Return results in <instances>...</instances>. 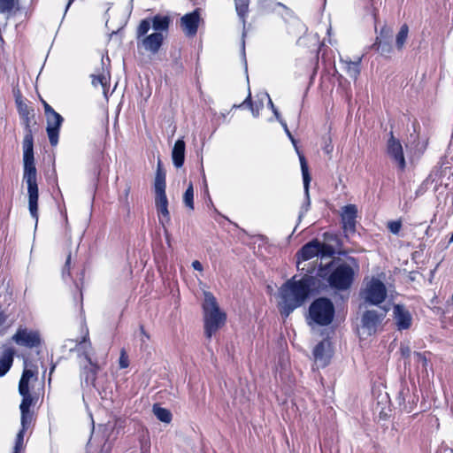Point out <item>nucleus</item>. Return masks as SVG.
<instances>
[{
    "instance_id": "f257e3e1",
    "label": "nucleus",
    "mask_w": 453,
    "mask_h": 453,
    "mask_svg": "<svg viewBox=\"0 0 453 453\" xmlns=\"http://www.w3.org/2000/svg\"><path fill=\"white\" fill-rule=\"evenodd\" d=\"M292 277L279 289L278 308L282 317L288 318L296 309L301 307L314 290L323 289L325 285L312 275L304 274L300 280Z\"/></svg>"
},
{
    "instance_id": "f03ea898",
    "label": "nucleus",
    "mask_w": 453,
    "mask_h": 453,
    "mask_svg": "<svg viewBox=\"0 0 453 453\" xmlns=\"http://www.w3.org/2000/svg\"><path fill=\"white\" fill-rule=\"evenodd\" d=\"M25 121L27 134L23 140V164L24 173L23 180L27 185L28 193V209L32 218L38 220V185H37V171L35 165L34 157V138L30 129V116L22 117Z\"/></svg>"
},
{
    "instance_id": "7ed1b4c3",
    "label": "nucleus",
    "mask_w": 453,
    "mask_h": 453,
    "mask_svg": "<svg viewBox=\"0 0 453 453\" xmlns=\"http://www.w3.org/2000/svg\"><path fill=\"white\" fill-rule=\"evenodd\" d=\"M358 269V263L353 257H349L347 261L334 258L328 265H319L318 277L326 280L335 291H347L353 285Z\"/></svg>"
},
{
    "instance_id": "20e7f679",
    "label": "nucleus",
    "mask_w": 453,
    "mask_h": 453,
    "mask_svg": "<svg viewBox=\"0 0 453 453\" xmlns=\"http://www.w3.org/2000/svg\"><path fill=\"white\" fill-rule=\"evenodd\" d=\"M203 303L204 334L208 339L211 338L222 326L225 325L226 315L223 312L212 293L205 291Z\"/></svg>"
},
{
    "instance_id": "39448f33",
    "label": "nucleus",
    "mask_w": 453,
    "mask_h": 453,
    "mask_svg": "<svg viewBox=\"0 0 453 453\" xmlns=\"http://www.w3.org/2000/svg\"><path fill=\"white\" fill-rule=\"evenodd\" d=\"M335 309L333 302L327 297H319L312 301L308 311V324L320 326L330 325L334 318Z\"/></svg>"
},
{
    "instance_id": "423d86ee",
    "label": "nucleus",
    "mask_w": 453,
    "mask_h": 453,
    "mask_svg": "<svg viewBox=\"0 0 453 453\" xmlns=\"http://www.w3.org/2000/svg\"><path fill=\"white\" fill-rule=\"evenodd\" d=\"M165 171L160 159L157 160V170L154 180L155 205L156 208L168 206V200L165 194Z\"/></svg>"
},
{
    "instance_id": "0eeeda50",
    "label": "nucleus",
    "mask_w": 453,
    "mask_h": 453,
    "mask_svg": "<svg viewBox=\"0 0 453 453\" xmlns=\"http://www.w3.org/2000/svg\"><path fill=\"white\" fill-rule=\"evenodd\" d=\"M387 296V289L382 281L372 278L365 289V300L374 305L381 303Z\"/></svg>"
},
{
    "instance_id": "6e6552de",
    "label": "nucleus",
    "mask_w": 453,
    "mask_h": 453,
    "mask_svg": "<svg viewBox=\"0 0 453 453\" xmlns=\"http://www.w3.org/2000/svg\"><path fill=\"white\" fill-rule=\"evenodd\" d=\"M387 309H381L380 311L369 310L364 312L361 319L362 328L365 330L368 335L376 333L378 326L384 319Z\"/></svg>"
},
{
    "instance_id": "1a4fd4ad",
    "label": "nucleus",
    "mask_w": 453,
    "mask_h": 453,
    "mask_svg": "<svg viewBox=\"0 0 453 453\" xmlns=\"http://www.w3.org/2000/svg\"><path fill=\"white\" fill-rule=\"evenodd\" d=\"M18 345L29 349L38 347L42 343L40 334L37 331L19 327L12 337Z\"/></svg>"
},
{
    "instance_id": "9d476101",
    "label": "nucleus",
    "mask_w": 453,
    "mask_h": 453,
    "mask_svg": "<svg viewBox=\"0 0 453 453\" xmlns=\"http://www.w3.org/2000/svg\"><path fill=\"white\" fill-rule=\"evenodd\" d=\"M298 156H299L300 164H301V170H302L303 188H304V196H305L304 203H303L301 210L299 211V215H298V220L301 221L302 218L309 211L310 206H311V199H310V193H309L311 175L309 173L308 165H307V161H306L304 156L299 152H298Z\"/></svg>"
},
{
    "instance_id": "9b49d317",
    "label": "nucleus",
    "mask_w": 453,
    "mask_h": 453,
    "mask_svg": "<svg viewBox=\"0 0 453 453\" xmlns=\"http://www.w3.org/2000/svg\"><path fill=\"white\" fill-rule=\"evenodd\" d=\"M357 208L355 204H348L342 207V223L345 236L356 232Z\"/></svg>"
},
{
    "instance_id": "f8f14e48",
    "label": "nucleus",
    "mask_w": 453,
    "mask_h": 453,
    "mask_svg": "<svg viewBox=\"0 0 453 453\" xmlns=\"http://www.w3.org/2000/svg\"><path fill=\"white\" fill-rule=\"evenodd\" d=\"M396 401L399 408L402 411L407 413H411L417 406V403L418 402V395L415 393L411 394L408 388L402 386L396 396Z\"/></svg>"
},
{
    "instance_id": "ddd939ff",
    "label": "nucleus",
    "mask_w": 453,
    "mask_h": 453,
    "mask_svg": "<svg viewBox=\"0 0 453 453\" xmlns=\"http://www.w3.org/2000/svg\"><path fill=\"white\" fill-rule=\"evenodd\" d=\"M47 119V134L51 146H56L58 142V135L60 127L64 122L63 117L56 112L46 116Z\"/></svg>"
},
{
    "instance_id": "4468645a",
    "label": "nucleus",
    "mask_w": 453,
    "mask_h": 453,
    "mask_svg": "<svg viewBox=\"0 0 453 453\" xmlns=\"http://www.w3.org/2000/svg\"><path fill=\"white\" fill-rule=\"evenodd\" d=\"M200 21V14L198 10H195L190 13L185 14L180 19V27L188 36H194L197 33Z\"/></svg>"
},
{
    "instance_id": "2eb2a0df",
    "label": "nucleus",
    "mask_w": 453,
    "mask_h": 453,
    "mask_svg": "<svg viewBox=\"0 0 453 453\" xmlns=\"http://www.w3.org/2000/svg\"><path fill=\"white\" fill-rule=\"evenodd\" d=\"M393 315L398 330H406L411 327L412 317L410 311L403 305L395 304L394 306Z\"/></svg>"
},
{
    "instance_id": "dca6fc26",
    "label": "nucleus",
    "mask_w": 453,
    "mask_h": 453,
    "mask_svg": "<svg viewBox=\"0 0 453 453\" xmlns=\"http://www.w3.org/2000/svg\"><path fill=\"white\" fill-rule=\"evenodd\" d=\"M388 153L392 159L398 165L401 171L405 168V159L403 152V148L399 141L395 140L393 133L388 142Z\"/></svg>"
},
{
    "instance_id": "f3484780",
    "label": "nucleus",
    "mask_w": 453,
    "mask_h": 453,
    "mask_svg": "<svg viewBox=\"0 0 453 453\" xmlns=\"http://www.w3.org/2000/svg\"><path fill=\"white\" fill-rule=\"evenodd\" d=\"M320 248V242L318 239H313L311 242L304 244L300 250L296 253L297 256V269L300 270V263L302 261H307L319 256Z\"/></svg>"
},
{
    "instance_id": "a211bd4d",
    "label": "nucleus",
    "mask_w": 453,
    "mask_h": 453,
    "mask_svg": "<svg viewBox=\"0 0 453 453\" xmlns=\"http://www.w3.org/2000/svg\"><path fill=\"white\" fill-rule=\"evenodd\" d=\"M84 357L88 361V365L82 368L81 372V380H84L87 385H95L99 365L94 363L88 354L84 353Z\"/></svg>"
},
{
    "instance_id": "6ab92c4d",
    "label": "nucleus",
    "mask_w": 453,
    "mask_h": 453,
    "mask_svg": "<svg viewBox=\"0 0 453 453\" xmlns=\"http://www.w3.org/2000/svg\"><path fill=\"white\" fill-rule=\"evenodd\" d=\"M164 35L160 32H155L151 35L144 36L142 40L143 48L152 53L156 54L158 52L160 47L163 44Z\"/></svg>"
},
{
    "instance_id": "aec40b11",
    "label": "nucleus",
    "mask_w": 453,
    "mask_h": 453,
    "mask_svg": "<svg viewBox=\"0 0 453 453\" xmlns=\"http://www.w3.org/2000/svg\"><path fill=\"white\" fill-rule=\"evenodd\" d=\"M186 144L183 139H178L172 150L173 164L176 168H180L185 161Z\"/></svg>"
},
{
    "instance_id": "412c9836",
    "label": "nucleus",
    "mask_w": 453,
    "mask_h": 453,
    "mask_svg": "<svg viewBox=\"0 0 453 453\" xmlns=\"http://www.w3.org/2000/svg\"><path fill=\"white\" fill-rule=\"evenodd\" d=\"M15 350L7 347L4 348L0 356V377L4 376L11 369L13 359H14Z\"/></svg>"
},
{
    "instance_id": "4be33fe9",
    "label": "nucleus",
    "mask_w": 453,
    "mask_h": 453,
    "mask_svg": "<svg viewBox=\"0 0 453 453\" xmlns=\"http://www.w3.org/2000/svg\"><path fill=\"white\" fill-rule=\"evenodd\" d=\"M313 356L315 362L319 364V366L325 367L329 363L330 356L327 353L326 349L325 342H319L313 349Z\"/></svg>"
},
{
    "instance_id": "5701e85b",
    "label": "nucleus",
    "mask_w": 453,
    "mask_h": 453,
    "mask_svg": "<svg viewBox=\"0 0 453 453\" xmlns=\"http://www.w3.org/2000/svg\"><path fill=\"white\" fill-rule=\"evenodd\" d=\"M37 370L36 367L28 368L27 365L22 372L21 378L19 382V388H21L22 391H27V388H29V380L32 378L36 380Z\"/></svg>"
},
{
    "instance_id": "b1692460",
    "label": "nucleus",
    "mask_w": 453,
    "mask_h": 453,
    "mask_svg": "<svg viewBox=\"0 0 453 453\" xmlns=\"http://www.w3.org/2000/svg\"><path fill=\"white\" fill-rule=\"evenodd\" d=\"M150 22H151L152 28L156 32L162 33L163 31L168 30L171 19L168 16H163V15L157 14L152 18Z\"/></svg>"
},
{
    "instance_id": "393cba45",
    "label": "nucleus",
    "mask_w": 453,
    "mask_h": 453,
    "mask_svg": "<svg viewBox=\"0 0 453 453\" xmlns=\"http://www.w3.org/2000/svg\"><path fill=\"white\" fill-rule=\"evenodd\" d=\"M371 49L382 56H388L392 51L391 40H375Z\"/></svg>"
},
{
    "instance_id": "a878e982",
    "label": "nucleus",
    "mask_w": 453,
    "mask_h": 453,
    "mask_svg": "<svg viewBox=\"0 0 453 453\" xmlns=\"http://www.w3.org/2000/svg\"><path fill=\"white\" fill-rule=\"evenodd\" d=\"M361 60H362L361 58H357V59L355 60V61H351V60H349V61L346 60L345 61L347 73H348V75L350 78H352L354 80H357V77L360 74V63H361Z\"/></svg>"
},
{
    "instance_id": "bb28decb",
    "label": "nucleus",
    "mask_w": 453,
    "mask_h": 453,
    "mask_svg": "<svg viewBox=\"0 0 453 453\" xmlns=\"http://www.w3.org/2000/svg\"><path fill=\"white\" fill-rule=\"evenodd\" d=\"M153 413L156 418L164 423H170L172 420V413L168 409L160 407L157 404H154L153 406Z\"/></svg>"
},
{
    "instance_id": "cd10ccee",
    "label": "nucleus",
    "mask_w": 453,
    "mask_h": 453,
    "mask_svg": "<svg viewBox=\"0 0 453 453\" xmlns=\"http://www.w3.org/2000/svg\"><path fill=\"white\" fill-rule=\"evenodd\" d=\"M19 393L22 396V401L19 405L20 412H29L30 406L33 403V398L29 393V388H27V391H22L20 388H19Z\"/></svg>"
},
{
    "instance_id": "c85d7f7f",
    "label": "nucleus",
    "mask_w": 453,
    "mask_h": 453,
    "mask_svg": "<svg viewBox=\"0 0 453 453\" xmlns=\"http://www.w3.org/2000/svg\"><path fill=\"white\" fill-rule=\"evenodd\" d=\"M323 243H331L332 247L340 249L342 246V242L340 236L334 233L325 232L322 234Z\"/></svg>"
},
{
    "instance_id": "c756f323",
    "label": "nucleus",
    "mask_w": 453,
    "mask_h": 453,
    "mask_svg": "<svg viewBox=\"0 0 453 453\" xmlns=\"http://www.w3.org/2000/svg\"><path fill=\"white\" fill-rule=\"evenodd\" d=\"M335 253H336V249L332 247L331 243L320 242L319 256H320L321 257H332ZM337 253L339 255L345 254L344 251H341V250L337 251Z\"/></svg>"
},
{
    "instance_id": "7c9ffc66",
    "label": "nucleus",
    "mask_w": 453,
    "mask_h": 453,
    "mask_svg": "<svg viewBox=\"0 0 453 453\" xmlns=\"http://www.w3.org/2000/svg\"><path fill=\"white\" fill-rule=\"evenodd\" d=\"M234 4L238 16L245 23V17L249 11V0H234Z\"/></svg>"
},
{
    "instance_id": "2f4dec72",
    "label": "nucleus",
    "mask_w": 453,
    "mask_h": 453,
    "mask_svg": "<svg viewBox=\"0 0 453 453\" xmlns=\"http://www.w3.org/2000/svg\"><path fill=\"white\" fill-rule=\"evenodd\" d=\"M408 32H409V27L406 24H403L398 34L396 35V38H395V45H396V48L398 50H402V48L403 47L405 42H406V39L408 37Z\"/></svg>"
},
{
    "instance_id": "473e14b6",
    "label": "nucleus",
    "mask_w": 453,
    "mask_h": 453,
    "mask_svg": "<svg viewBox=\"0 0 453 453\" xmlns=\"http://www.w3.org/2000/svg\"><path fill=\"white\" fill-rule=\"evenodd\" d=\"M183 203L186 207L194 210V188L191 182L183 194Z\"/></svg>"
},
{
    "instance_id": "72a5a7b5",
    "label": "nucleus",
    "mask_w": 453,
    "mask_h": 453,
    "mask_svg": "<svg viewBox=\"0 0 453 453\" xmlns=\"http://www.w3.org/2000/svg\"><path fill=\"white\" fill-rule=\"evenodd\" d=\"M151 26V22L148 19H142L136 31L137 39H140L141 37H144V35L149 32Z\"/></svg>"
},
{
    "instance_id": "f704fd0d",
    "label": "nucleus",
    "mask_w": 453,
    "mask_h": 453,
    "mask_svg": "<svg viewBox=\"0 0 453 453\" xmlns=\"http://www.w3.org/2000/svg\"><path fill=\"white\" fill-rule=\"evenodd\" d=\"M18 0H0V12L9 13L14 7Z\"/></svg>"
},
{
    "instance_id": "c9c22d12",
    "label": "nucleus",
    "mask_w": 453,
    "mask_h": 453,
    "mask_svg": "<svg viewBox=\"0 0 453 453\" xmlns=\"http://www.w3.org/2000/svg\"><path fill=\"white\" fill-rule=\"evenodd\" d=\"M92 84L96 87L97 85H101L102 87H105L108 82V78L105 74H92Z\"/></svg>"
},
{
    "instance_id": "e433bc0d",
    "label": "nucleus",
    "mask_w": 453,
    "mask_h": 453,
    "mask_svg": "<svg viewBox=\"0 0 453 453\" xmlns=\"http://www.w3.org/2000/svg\"><path fill=\"white\" fill-rule=\"evenodd\" d=\"M393 29L388 27H383L380 32V35L377 36L376 40H392Z\"/></svg>"
},
{
    "instance_id": "4c0bfd02",
    "label": "nucleus",
    "mask_w": 453,
    "mask_h": 453,
    "mask_svg": "<svg viewBox=\"0 0 453 453\" xmlns=\"http://www.w3.org/2000/svg\"><path fill=\"white\" fill-rule=\"evenodd\" d=\"M24 434H25L24 429H21L18 433L17 437H16V442H15L13 453H19V449L22 448L23 441H24Z\"/></svg>"
},
{
    "instance_id": "58836bf2",
    "label": "nucleus",
    "mask_w": 453,
    "mask_h": 453,
    "mask_svg": "<svg viewBox=\"0 0 453 453\" xmlns=\"http://www.w3.org/2000/svg\"><path fill=\"white\" fill-rule=\"evenodd\" d=\"M157 211L158 213L159 221L161 222L162 225H164V222L162 221L161 217H163L166 222L170 221V213L168 211V206L157 208Z\"/></svg>"
},
{
    "instance_id": "ea45409f",
    "label": "nucleus",
    "mask_w": 453,
    "mask_h": 453,
    "mask_svg": "<svg viewBox=\"0 0 453 453\" xmlns=\"http://www.w3.org/2000/svg\"><path fill=\"white\" fill-rule=\"evenodd\" d=\"M265 96L268 99V106L270 107V109L273 112V114H274L275 118L277 119V120L280 122V120H282L280 113L279 112V111L275 107V105L273 104V103L272 99L270 98L269 95L267 93H265Z\"/></svg>"
},
{
    "instance_id": "a19ab883",
    "label": "nucleus",
    "mask_w": 453,
    "mask_h": 453,
    "mask_svg": "<svg viewBox=\"0 0 453 453\" xmlns=\"http://www.w3.org/2000/svg\"><path fill=\"white\" fill-rule=\"evenodd\" d=\"M70 265H71V252L67 255L65 265L62 270V277L65 279L66 276H70Z\"/></svg>"
},
{
    "instance_id": "79ce46f5",
    "label": "nucleus",
    "mask_w": 453,
    "mask_h": 453,
    "mask_svg": "<svg viewBox=\"0 0 453 453\" xmlns=\"http://www.w3.org/2000/svg\"><path fill=\"white\" fill-rule=\"evenodd\" d=\"M401 226L402 225L400 221H390L388 222V227L391 233L396 234L399 233Z\"/></svg>"
},
{
    "instance_id": "37998d69",
    "label": "nucleus",
    "mask_w": 453,
    "mask_h": 453,
    "mask_svg": "<svg viewBox=\"0 0 453 453\" xmlns=\"http://www.w3.org/2000/svg\"><path fill=\"white\" fill-rule=\"evenodd\" d=\"M280 125L282 126V127L284 128V131L285 133L287 134L288 137L290 139V141L292 142V143L294 144V146L296 147V140L294 138V136L292 135V134L290 133L288 126H287V123L284 119L280 120Z\"/></svg>"
},
{
    "instance_id": "c03bdc74",
    "label": "nucleus",
    "mask_w": 453,
    "mask_h": 453,
    "mask_svg": "<svg viewBox=\"0 0 453 453\" xmlns=\"http://www.w3.org/2000/svg\"><path fill=\"white\" fill-rule=\"evenodd\" d=\"M28 414L29 412L21 413V426L24 431L27 428L28 424L30 423V417Z\"/></svg>"
},
{
    "instance_id": "a18cd8bd",
    "label": "nucleus",
    "mask_w": 453,
    "mask_h": 453,
    "mask_svg": "<svg viewBox=\"0 0 453 453\" xmlns=\"http://www.w3.org/2000/svg\"><path fill=\"white\" fill-rule=\"evenodd\" d=\"M19 112L21 117L30 115V111L26 104H19Z\"/></svg>"
},
{
    "instance_id": "49530a36",
    "label": "nucleus",
    "mask_w": 453,
    "mask_h": 453,
    "mask_svg": "<svg viewBox=\"0 0 453 453\" xmlns=\"http://www.w3.org/2000/svg\"><path fill=\"white\" fill-rule=\"evenodd\" d=\"M128 359L127 357L125 355V351L123 350L121 352L120 357H119V367L120 368H127L128 366Z\"/></svg>"
},
{
    "instance_id": "de8ad7c7",
    "label": "nucleus",
    "mask_w": 453,
    "mask_h": 453,
    "mask_svg": "<svg viewBox=\"0 0 453 453\" xmlns=\"http://www.w3.org/2000/svg\"><path fill=\"white\" fill-rule=\"evenodd\" d=\"M243 105H246L248 106L250 109L252 108L254 106L253 104V102L251 100V94H250V91H249V95L248 96L246 97V99L238 106L234 105V107H242Z\"/></svg>"
},
{
    "instance_id": "09e8293b",
    "label": "nucleus",
    "mask_w": 453,
    "mask_h": 453,
    "mask_svg": "<svg viewBox=\"0 0 453 453\" xmlns=\"http://www.w3.org/2000/svg\"><path fill=\"white\" fill-rule=\"evenodd\" d=\"M7 319V316L4 313V311H0V334H4V325L5 324Z\"/></svg>"
},
{
    "instance_id": "8fccbe9b",
    "label": "nucleus",
    "mask_w": 453,
    "mask_h": 453,
    "mask_svg": "<svg viewBox=\"0 0 453 453\" xmlns=\"http://www.w3.org/2000/svg\"><path fill=\"white\" fill-rule=\"evenodd\" d=\"M42 105L44 108L45 116H49L50 114L52 115L57 112L47 102L42 101Z\"/></svg>"
},
{
    "instance_id": "3c124183",
    "label": "nucleus",
    "mask_w": 453,
    "mask_h": 453,
    "mask_svg": "<svg viewBox=\"0 0 453 453\" xmlns=\"http://www.w3.org/2000/svg\"><path fill=\"white\" fill-rule=\"evenodd\" d=\"M140 332L142 334L141 342L142 346L145 343L146 340H150V334L145 331L144 326L140 325Z\"/></svg>"
},
{
    "instance_id": "603ef678",
    "label": "nucleus",
    "mask_w": 453,
    "mask_h": 453,
    "mask_svg": "<svg viewBox=\"0 0 453 453\" xmlns=\"http://www.w3.org/2000/svg\"><path fill=\"white\" fill-rule=\"evenodd\" d=\"M263 108V102H260L259 104H256L252 108H250V111L252 112V115L256 118L259 115V111Z\"/></svg>"
},
{
    "instance_id": "864d4df0",
    "label": "nucleus",
    "mask_w": 453,
    "mask_h": 453,
    "mask_svg": "<svg viewBox=\"0 0 453 453\" xmlns=\"http://www.w3.org/2000/svg\"><path fill=\"white\" fill-rule=\"evenodd\" d=\"M273 3V0H258V4L261 8L266 10L270 7V4Z\"/></svg>"
},
{
    "instance_id": "5fc2aeb1",
    "label": "nucleus",
    "mask_w": 453,
    "mask_h": 453,
    "mask_svg": "<svg viewBox=\"0 0 453 453\" xmlns=\"http://www.w3.org/2000/svg\"><path fill=\"white\" fill-rule=\"evenodd\" d=\"M400 350L403 357H409L411 355V349L408 346L402 345Z\"/></svg>"
},
{
    "instance_id": "6e6d98bb",
    "label": "nucleus",
    "mask_w": 453,
    "mask_h": 453,
    "mask_svg": "<svg viewBox=\"0 0 453 453\" xmlns=\"http://www.w3.org/2000/svg\"><path fill=\"white\" fill-rule=\"evenodd\" d=\"M173 67L175 68L176 72H180L182 69V64L178 60L177 57L173 64Z\"/></svg>"
},
{
    "instance_id": "4d7b16f0",
    "label": "nucleus",
    "mask_w": 453,
    "mask_h": 453,
    "mask_svg": "<svg viewBox=\"0 0 453 453\" xmlns=\"http://www.w3.org/2000/svg\"><path fill=\"white\" fill-rule=\"evenodd\" d=\"M414 356L418 358V361L422 364V366L425 367V356L420 352H414Z\"/></svg>"
},
{
    "instance_id": "13d9d810",
    "label": "nucleus",
    "mask_w": 453,
    "mask_h": 453,
    "mask_svg": "<svg viewBox=\"0 0 453 453\" xmlns=\"http://www.w3.org/2000/svg\"><path fill=\"white\" fill-rule=\"evenodd\" d=\"M192 267L196 271H203V265L198 260L192 262Z\"/></svg>"
},
{
    "instance_id": "bf43d9fd",
    "label": "nucleus",
    "mask_w": 453,
    "mask_h": 453,
    "mask_svg": "<svg viewBox=\"0 0 453 453\" xmlns=\"http://www.w3.org/2000/svg\"><path fill=\"white\" fill-rule=\"evenodd\" d=\"M130 192V187L127 186L124 190V198L127 200Z\"/></svg>"
},
{
    "instance_id": "052dcab7",
    "label": "nucleus",
    "mask_w": 453,
    "mask_h": 453,
    "mask_svg": "<svg viewBox=\"0 0 453 453\" xmlns=\"http://www.w3.org/2000/svg\"><path fill=\"white\" fill-rule=\"evenodd\" d=\"M245 35H246V33H245V31H243V33H242V52H243V55H245V42H244Z\"/></svg>"
},
{
    "instance_id": "680f3d73",
    "label": "nucleus",
    "mask_w": 453,
    "mask_h": 453,
    "mask_svg": "<svg viewBox=\"0 0 453 453\" xmlns=\"http://www.w3.org/2000/svg\"><path fill=\"white\" fill-rule=\"evenodd\" d=\"M55 368H56V365H55V364H54V365H52L50 366V378H49V382H50V380H51L50 376H51V374L53 373V372H54Z\"/></svg>"
},
{
    "instance_id": "e2e57ef3",
    "label": "nucleus",
    "mask_w": 453,
    "mask_h": 453,
    "mask_svg": "<svg viewBox=\"0 0 453 453\" xmlns=\"http://www.w3.org/2000/svg\"><path fill=\"white\" fill-rule=\"evenodd\" d=\"M74 0H69L68 3H67V5L65 7V12H67L68 8L71 6V4H73Z\"/></svg>"
},
{
    "instance_id": "0e129e2a",
    "label": "nucleus",
    "mask_w": 453,
    "mask_h": 453,
    "mask_svg": "<svg viewBox=\"0 0 453 453\" xmlns=\"http://www.w3.org/2000/svg\"><path fill=\"white\" fill-rule=\"evenodd\" d=\"M449 242H453V232H452V234L450 236Z\"/></svg>"
},
{
    "instance_id": "69168bd1",
    "label": "nucleus",
    "mask_w": 453,
    "mask_h": 453,
    "mask_svg": "<svg viewBox=\"0 0 453 453\" xmlns=\"http://www.w3.org/2000/svg\"><path fill=\"white\" fill-rule=\"evenodd\" d=\"M87 340H88V336H85V337L83 338V342H87Z\"/></svg>"
}]
</instances>
